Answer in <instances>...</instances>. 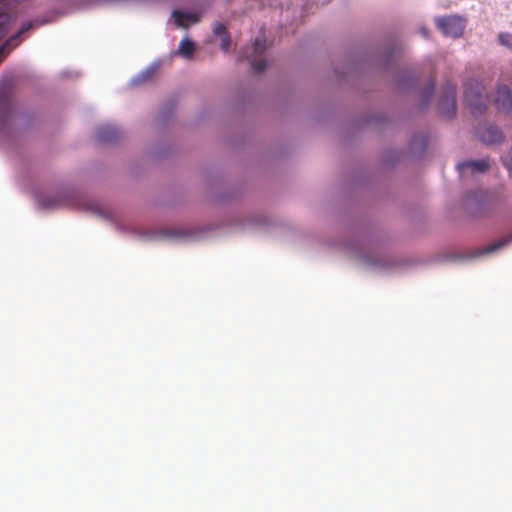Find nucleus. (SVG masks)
Returning a JSON list of instances; mask_svg holds the SVG:
<instances>
[{
	"mask_svg": "<svg viewBox=\"0 0 512 512\" xmlns=\"http://www.w3.org/2000/svg\"><path fill=\"white\" fill-rule=\"evenodd\" d=\"M35 197L40 209L53 210L73 204L105 221H109L117 230L126 231V227L119 223L111 211L102 208L97 202L89 199L83 192L70 185L64 186L55 195L36 192Z\"/></svg>",
	"mask_w": 512,
	"mask_h": 512,
	"instance_id": "obj_1",
	"label": "nucleus"
},
{
	"mask_svg": "<svg viewBox=\"0 0 512 512\" xmlns=\"http://www.w3.org/2000/svg\"><path fill=\"white\" fill-rule=\"evenodd\" d=\"M345 249L368 270L377 273H393L397 270V260L383 252L374 236L351 239L345 243Z\"/></svg>",
	"mask_w": 512,
	"mask_h": 512,
	"instance_id": "obj_2",
	"label": "nucleus"
},
{
	"mask_svg": "<svg viewBox=\"0 0 512 512\" xmlns=\"http://www.w3.org/2000/svg\"><path fill=\"white\" fill-rule=\"evenodd\" d=\"M36 115L29 110H20L6 92L0 91V140L12 138L17 131L31 129Z\"/></svg>",
	"mask_w": 512,
	"mask_h": 512,
	"instance_id": "obj_3",
	"label": "nucleus"
},
{
	"mask_svg": "<svg viewBox=\"0 0 512 512\" xmlns=\"http://www.w3.org/2000/svg\"><path fill=\"white\" fill-rule=\"evenodd\" d=\"M218 229L216 225H198L183 228H162L135 231L143 240L162 241L168 240L178 243L196 242L208 239Z\"/></svg>",
	"mask_w": 512,
	"mask_h": 512,
	"instance_id": "obj_4",
	"label": "nucleus"
},
{
	"mask_svg": "<svg viewBox=\"0 0 512 512\" xmlns=\"http://www.w3.org/2000/svg\"><path fill=\"white\" fill-rule=\"evenodd\" d=\"M464 103L473 116L478 117L485 114L489 96L482 82L477 79H469L465 83Z\"/></svg>",
	"mask_w": 512,
	"mask_h": 512,
	"instance_id": "obj_5",
	"label": "nucleus"
},
{
	"mask_svg": "<svg viewBox=\"0 0 512 512\" xmlns=\"http://www.w3.org/2000/svg\"><path fill=\"white\" fill-rule=\"evenodd\" d=\"M265 34L261 32L251 45L246 46L240 52V57L247 59L256 73H262L266 70L268 63L265 59L257 60L266 51Z\"/></svg>",
	"mask_w": 512,
	"mask_h": 512,
	"instance_id": "obj_6",
	"label": "nucleus"
},
{
	"mask_svg": "<svg viewBox=\"0 0 512 512\" xmlns=\"http://www.w3.org/2000/svg\"><path fill=\"white\" fill-rule=\"evenodd\" d=\"M435 24L443 35L456 39L463 35L467 20L463 16L454 14L436 17Z\"/></svg>",
	"mask_w": 512,
	"mask_h": 512,
	"instance_id": "obj_7",
	"label": "nucleus"
},
{
	"mask_svg": "<svg viewBox=\"0 0 512 512\" xmlns=\"http://www.w3.org/2000/svg\"><path fill=\"white\" fill-rule=\"evenodd\" d=\"M457 87L451 82H446L442 87L441 95L438 100V110L442 117L452 119L457 113L456 104Z\"/></svg>",
	"mask_w": 512,
	"mask_h": 512,
	"instance_id": "obj_8",
	"label": "nucleus"
},
{
	"mask_svg": "<svg viewBox=\"0 0 512 512\" xmlns=\"http://www.w3.org/2000/svg\"><path fill=\"white\" fill-rule=\"evenodd\" d=\"M464 204L471 216L481 217L488 211L489 200L486 193L471 191L467 193Z\"/></svg>",
	"mask_w": 512,
	"mask_h": 512,
	"instance_id": "obj_9",
	"label": "nucleus"
},
{
	"mask_svg": "<svg viewBox=\"0 0 512 512\" xmlns=\"http://www.w3.org/2000/svg\"><path fill=\"white\" fill-rule=\"evenodd\" d=\"M270 223V219L263 214L237 216L232 219V227L236 231H247L257 228H265L268 227Z\"/></svg>",
	"mask_w": 512,
	"mask_h": 512,
	"instance_id": "obj_10",
	"label": "nucleus"
},
{
	"mask_svg": "<svg viewBox=\"0 0 512 512\" xmlns=\"http://www.w3.org/2000/svg\"><path fill=\"white\" fill-rule=\"evenodd\" d=\"M475 132L478 139L486 145H499L505 138L500 127L488 122L478 124Z\"/></svg>",
	"mask_w": 512,
	"mask_h": 512,
	"instance_id": "obj_11",
	"label": "nucleus"
},
{
	"mask_svg": "<svg viewBox=\"0 0 512 512\" xmlns=\"http://www.w3.org/2000/svg\"><path fill=\"white\" fill-rule=\"evenodd\" d=\"M47 23V21H40L38 19L34 21H26L22 24L21 28L14 33L12 36H10L6 42L0 46V57L3 59L12 49L17 47L23 40V35L30 30H32L34 27H38L42 24Z\"/></svg>",
	"mask_w": 512,
	"mask_h": 512,
	"instance_id": "obj_12",
	"label": "nucleus"
},
{
	"mask_svg": "<svg viewBox=\"0 0 512 512\" xmlns=\"http://www.w3.org/2000/svg\"><path fill=\"white\" fill-rule=\"evenodd\" d=\"M123 136V130L113 124H104L96 128L95 137L103 144H115Z\"/></svg>",
	"mask_w": 512,
	"mask_h": 512,
	"instance_id": "obj_13",
	"label": "nucleus"
},
{
	"mask_svg": "<svg viewBox=\"0 0 512 512\" xmlns=\"http://www.w3.org/2000/svg\"><path fill=\"white\" fill-rule=\"evenodd\" d=\"M494 102L499 112L512 114V90L508 86L501 85L497 88Z\"/></svg>",
	"mask_w": 512,
	"mask_h": 512,
	"instance_id": "obj_14",
	"label": "nucleus"
},
{
	"mask_svg": "<svg viewBox=\"0 0 512 512\" xmlns=\"http://www.w3.org/2000/svg\"><path fill=\"white\" fill-rule=\"evenodd\" d=\"M489 167L490 164L487 159L465 160L456 165L461 176H464L467 171H470L471 174H483Z\"/></svg>",
	"mask_w": 512,
	"mask_h": 512,
	"instance_id": "obj_15",
	"label": "nucleus"
},
{
	"mask_svg": "<svg viewBox=\"0 0 512 512\" xmlns=\"http://www.w3.org/2000/svg\"><path fill=\"white\" fill-rule=\"evenodd\" d=\"M511 243H512V231L509 234H507L506 236L502 237L501 239L495 241L494 243H491L481 249L476 250L472 256L475 258L489 256L491 254L497 253L498 251L505 248L506 246H508Z\"/></svg>",
	"mask_w": 512,
	"mask_h": 512,
	"instance_id": "obj_16",
	"label": "nucleus"
},
{
	"mask_svg": "<svg viewBox=\"0 0 512 512\" xmlns=\"http://www.w3.org/2000/svg\"><path fill=\"white\" fill-rule=\"evenodd\" d=\"M428 146V136L424 133H418L411 137L408 146V153L413 158L422 157Z\"/></svg>",
	"mask_w": 512,
	"mask_h": 512,
	"instance_id": "obj_17",
	"label": "nucleus"
},
{
	"mask_svg": "<svg viewBox=\"0 0 512 512\" xmlns=\"http://www.w3.org/2000/svg\"><path fill=\"white\" fill-rule=\"evenodd\" d=\"M396 86L401 92L414 91L417 89V78L410 72H400L395 78Z\"/></svg>",
	"mask_w": 512,
	"mask_h": 512,
	"instance_id": "obj_18",
	"label": "nucleus"
},
{
	"mask_svg": "<svg viewBox=\"0 0 512 512\" xmlns=\"http://www.w3.org/2000/svg\"><path fill=\"white\" fill-rule=\"evenodd\" d=\"M160 65H161L160 61H155V62L149 64L146 68H144L143 70H141L139 73H137L135 76H133L131 78L130 84L132 86H137V85L145 83L156 73V71L158 70Z\"/></svg>",
	"mask_w": 512,
	"mask_h": 512,
	"instance_id": "obj_19",
	"label": "nucleus"
},
{
	"mask_svg": "<svg viewBox=\"0 0 512 512\" xmlns=\"http://www.w3.org/2000/svg\"><path fill=\"white\" fill-rule=\"evenodd\" d=\"M160 65H161L160 61H155V62L149 64L146 68H144L143 70H141L139 73H137L135 76H133L131 78L130 84L132 86H137V85L145 83L156 73V71L158 70Z\"/></svg>",
	"mask_w": 512,
	"mask_h": 512,
	"instance_id": "obj_20",
	"label": "nucleus"
},
{
	"mask_svg": "<svg viewBox=\"0 0 512 512\" xmlns=\"http://www.w3.org/2000/svg\"><path fill=\"white\" fill-rule=\"evenodd\" d=\"M172 17L177 27L187 28L189 24H195L199 21V15L192 12H183L180 10H173Z\"/></svg>",
	"mask_w": 512,
	"mask_h": 512,
	"instance_id": "obj_21",
	"label": "nucleus"
},
{
	"mask_svg": "<svg viewBox=\"0 0 512 512\" xmlns=\"http://www.w3.org/2000/svg\"><path fill=\"white\" fill-rule=\"evenodd\" d=\"M176 110V101L171 99L164 103L160 108L156 121L158 125H166L174 116Z\"/></svg>",
	"mask_w": 512,
	"mask_h": 512,
	"instance_id": "obj_22",
	"label": "nucleus"
},
{
	"mask_svg": "<svg viewBox=\"0 0 512 512\" xmlns=\"http://www.w3.org/2000/svg\"><path fill=\"white\" fill-rule=\"evenodd\" d=\"M434 92H435V82H434V80L429 79L420 94V103H419L420 110H425L428 108V106L431 102V99L434 95Z\"/></svg>",
	"mask_w": 512,
	"mask_h": 512,
	"instance_id": "obj_23",
	"label": "nucleus"
},
{
	"mask_svg": "<svg viewBox=\"0 0 512 512\" xmlns=\"http://www.w3.org/2000/svg\"><path fill=\"white\" fill-rule=\"evenodd\" d=\"M366 125L374 126L379 129H385L390 125V120L382 113H375L368 116Z\"/></svg>",
	"mask_w": 512,
	"mask_h": 512,
	"instance_id": "obj_24",
	"label": "nucleus"
},
{
	"mask_svg": "<svg viewBox=\"0 0 512 512\" xmlns=\"http://www.w3.org/2000/svg\"><path fill=\"white\" fill-rule=\"evenodd\" d=\"M15 21V16L10 12L0 13V39L6 34L9 27Z\"/></svg>",
	"mask_w": 512,
	"mask_h": 512,
	"instance_id": "obj_25",
	"label": "nucleus"
},
{
	"mask_svg": "<svg viewBox=\"0 0 512 512\" xmlns=\"http://www.w3.org/2000/svg\"><path fill=\"white\" fill-rule=\"evenodd\" d=\"M194 50L195 43L191 39L185 38L179 44L178 53L185 58H190L193 55Z\"/></svg>",
	"mask_w": 512,
	"mask_h": 512,
	"instance_id": "obj_26",
	"label": "nucleus"
},
{
	"mask_svg": "<svg viewBox=\"0 0 512 512\" xmlns=\"http://www.w3.org/2000/svg\"><path fill=\"white\" fill-rule=\"evenodd\" d=\"M393 60L394 48L390 47L381 54L379 64L383 69L388 70L393 65Z\"/></svg>",
	"mask_w": 512,
	"mask_h": 512,
	"instance_id": "obj_27",
	"label": "nucleus"
},
{
	"mask_svg": "<svg viewBox=\"0 0 512 512\" xmlns=\"http://www.w3.org/2000/svg\"><path fill=\"white\" fill-rule=\"evenodd\" d=\"M498 41L499 43L512 50V34L508 32H502L498 35Z\"/></svg>",
	"mask_w": 512,
	"mask_h": 512,
	"instance_id": "obj_28",
	"label": "nucleus"
},
{
	"mask_svg": "<svg viewBox=\"0 0 512 512\" xmlns=\"http://www.w3.org/2000/svg\"><path fill=\"white\" fill-rule=\"evenodd\" d=\"M213 34L215 36L224 37V35H229L226 27L221 22H216L213 26Z\"/></svg>",
	"mask_w": 512,
	"mask_h": 512,
	"instance_id": "obj_29",
	"label": "nucleus"
},
{
	"mask_svg": "<svg viewBox=\"0 0 512 512\" xmlns=\"http://www.w3.org/2000/svg\"><path fill=\"white\" fill-rule=\"evenodd\" d=\"M502 161H503V164L507 167V169L509 171H512V147L511 149L507 152V154H505L504 156H502Z\"/></svg>",
	"mask_w": 512,
	"mask_h": 512,
	"instance_id": "obj_30",
	"label": "nucleus"
},
{
	"mask_svg": "<svg viewBox=\"0 0 512 512\" xmlns=\"http://www.w3.org/2000/svg\"><path fill=\"white\" fill-rule=\"evenodd\" d=\"M230 44H231L230 35H224V37H221V49L223 51H228Z\"/></svg>",
	"mask_w": 512,
	"mask_h": 512,
	"instance_id": "obj_31",
	"label": "nucleus"
},
{
	"mask_svg": "<svg viewBox=\"0 0 512 512\" xmlns=\"http://www.w3.org/2000/svg\"><path fill=\"white\" fill-rule=\"evenodd\" d=\"M79 75H80V73L78 71H74V70H63L61 72V76L65 77V78L78 77Z\"/></svg>",
	"mask_w": 512,
	"mask_h": 512,
	"instance_id": "obj_32",
	"label": "nucleus"
},
{
	"mask_svg": "<svg viewBox=\"0 0 512 512\" xmlns=\"http://www.w3.org/2000/svg\"><path fill=\"white\" fill-rule=\"evenodd\" d=\"M336 74L338 76L339 79L343 80L345 78V75H346V72H342V71H339L338 69L336 70Z\"/></svg>",
	"mask_w": 512,
	"mask_h": 512,
	"instance_id": "obj_33",
	"label": "nucleus"
},
{
	"mask_svg": "<svg viewBox=\"0 0 512 512\" xmlns=\"http://www.w3.org/2000/svg\"><path fill=\"white\" fill-rule=\"evenodd\" d=\"M420 33L422 34V36H424V37H428V31H427V29H426V28H422V29L420 30Z\"/></svg>",
	"mask_w": 512,
	"mask_h": 512,
	"instance_id": "obj_34",
	"label": "nucleus"
},
{
	"mask_svg": "<svg viewBox=\"0 0 512 512\" xmlns=\"http://www.w3.org/2000/svg\"><path fill=\"white\" fill-rule=\"evenodd\" d=\"M331 0H316L317 3H321V4H327L329 3Z\"/></svg>",
	"mask_w": 512,
	"mask_h": 512,
	"instance_id": "obj_35",
	"label": "nucleus"
},
{
	"mask_svg": "<svg viewBox=\"0 0 512 512\" xmlns=\"http://www.w3.org/2000/svg\"><path fill=\"white\" fill-rule=\"evenodd\" d=\"M352 69H353L354 71H357L359 68H358L357 66H353V67H352Z\"/></svg>",
	"mask_w": 512,
	"mask_h": 512,
	"instance_id": "obj_36",
	"label": "nucleus"
},
{
	"mask_svg": "<svg viewBox=\"0 0 512 512\" xmlns=\"http://www.w3.org/2000/svg\"><path fill=\"white\" fill-rule=\"evenodd\" d=\"M8 0H0V3L7 2Z\"/></svg>",
	"mask_w": 512,
	"mask_h": 512,
	"instance_id": "obj_37",
	"label": "nucleus"
}]
</instances>
